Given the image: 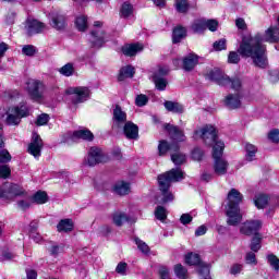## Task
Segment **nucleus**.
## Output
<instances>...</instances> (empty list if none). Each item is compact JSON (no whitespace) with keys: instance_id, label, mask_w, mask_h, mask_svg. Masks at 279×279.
I'll list each match as a JSON object with an SVG mask.
<instances>
[{"instance_id":"1","label":"nucleus","mask_w":279,"mask_h":279,"mask_svg":"<svg viewBox=\"0 0 279 279\" xmlns=\"http://www.w3.org/2000/svg\"><path fill=\"white\" fill-rule=\"evenodd\" d=\"M264 43H279V28L270 26L265 34L257 33L255 36H244L238 49L242 58H251L254 66L267 69V46Z\"/></svg>"},{"instance_id":"2","label":"nucleus","mask_w":279,"mask_h":279,"mask_svg":"<svg viewBox=\"0 0 279 279\" xmlns=\"http://www.w3.org/2000/svg\"><path fill=\"white\" fill-rule=\"evenodd\" d=\"M180 180H184V172L180 168L172 169L158 177L159 189L163 195L161 199H157L158 204H169V202H173V194L169 192V189L171 182H180Z\"/></svg>"},{"instance_id":"3","label":"nucleus","mask_w":279,"mask_h":279,"mask_svg":"<svg viewBox=\"0 0 279 279\" xmlns=\"http://www.w3.org/2000/svg\"><path fill=\"white\" fill-rule=\"evenodd\" d=\"M228 205L226 208L227 213V223L228 226H239L240 221H243V215H241V209L239 204L243 202V194L236 189H232L227 196Z\"/></svg>"},{"instance_id":"4","label":"nucleus","mask_w":279,"mask_h":279,"mask_svg":"<svg viewBox=\"0 0 279 279\" xmlns=\"http://www.w3.org/2000/svg\"><path fill=\"white\" fill-rule=\"evenodd\" d=\"M223 149H226V144L223 142H217L213 147V158H214V173L215 175H226L228 173V160L221 158L223 156Z\"/></svg>"},{"instance_id":"5","label":"nucleus","mask_w":279,"mask_h":279,"mask_svg":"<svg viewBox=\"0 0 279 279\" xmlns=\"http://www.w3.org/2000/svg\"><path fill=\"white\" fill-rule=\"evenodd\" d=\"M31 110L29 106L25 102H21L15 107L9 108L5 118L7 125H20L21 119L29 117Z\"/></svg>"},{"instance_id":"6","label":"nucleus","mask_w":279,"mask_h":279,"mask_svg":"<svg viewBox=\"0 0 279 279\" xmlns=\"http://www.w3.org/2000/svg\"><path fill=\"white\" fill-rule=\"evenodd\" d=\"M193 138L197 141L198 138H203L205 145H217V143H222L219 141L217 136V130L213 125H205L201 130H196L194 132Z\"/></svg>"},{"instance_id":"7","label":"nucleus","mask_w":279,"mask_h":279,"mask_svg":"<svg viewBox=\"0 0 279 279\" xmlns=\"http://www.w3.org/2000/svg\"><path fill=\"white\" fill-rule=\"evenodd\" d=\"M21 195H27V192L23 190L22 186L14 183H4L0 186V199H4L5 202H10L14 199V197H19Z\"/></svg>"},{"instance_id":"8","label":"nucleus","mask_w":279,"mask_h":279,"mask_svg":"<svg viewBox=\"0 0 279 279\" xmlns=\"http://www.w3.org/2000/svg\"><path fill=\"white\" fill-rule=\"evenodd\" d=\"M65 93L72 96L73 104H84L90 99V89L86 86L69 87Z\"/></svg>"},{"instance_id":"9","label":"nucleus","mask_w":279,"mask_h":279,"mask_svg":"<svg viewBox=\"0 0 279 279\" xmlns=\"http://www.w3.org/2000/svg\"><path fill=\"white\" fill-rule=\"evenodd\" d=\"M110 158L101 148L92 147L88 151L87 158L85 159V165L88 167H95L101 162H108Z\"/></svg>"},{"instance_id":"10","label":"nucleus","mask_w":279,"mask_h":279,"mask_svg":"<svg viewBox=\"0 0 279 279\" xmlns=\"http://www.w3.org/2000/svg\"><path fill=\"white\" fill-rule=\"evenodd\" d=\"M102 26L104 23L100 21L94 23L95 29L90 33L93 47H101L106 43V32L101 29Z\"/></svg>"},{"instance_id":"11","label":"nucleus","mask_w":279,"mask_h":279,"mask_svg":"<svg viewBox=\"0 0 279 279\" xmlns=\"http://www.w3.org/2000/svg\"><path fill=\"white\" fill-rule=\"evenodd\" d=\"M125 123H128V113L121 106L116 105L112 111V130L121 129Z\"/></svg>"},{"instance_id":"12","label":"nucleus","mask_w":279,"mask_h":279,"mask_svg":"<svg viewBox=\"0 0 279 279\" xmlns=\"http://www.w3.org/2000/svg\"><path fill=\"white\" fill-rule=\"evenodd\" d=\"M45 85L40 83V81L31 80L27 82V90L29 97H32L35 101L43 99V89Z\"/></svg>"},{"instance_id":"13","label":"nucleus","mask_w":279,"mask_h":279,"mask_svg":"<svg viewBox=\"0 0 279 279\" xmlns=\"http://www.w3.org/2000/svg\"><path fill=\"white\" fill-rule=\"evenodd\" d=\"M263 227V222L260 220H248L244 222L241 228L240 232L241 234H245L246 236H252V234H258V230Z\"/></svg>"},{"instance_id":"14","label":"nucleus","mask_w":279,"mask_h":279,"mask_svg":"<svg viewBox=\"0 0 279 279\" xmlns=\"http://www.w3.org/2000/svg\"><path fill=\"white\" fill-rule=\"evenodd\" d=\"M206 77L207 80H210V82L218 84V86H228V84H230L229 76L220 70H211L209 73H207Z\"/></svg>"},{"instance_id":"15","label":"nucleus","mask_w":279,"mask_h":279,"mask_svg":"<svg viewBox=\"0 0 279 279\" xmlns=\"http://www.w3.org/2000/svg\"><path fill=\"white\" fill-rule=\"evenodd\" d=\"M40 151H43V138L38 133H33L32 142L28 145V154L34 158H40Z\"/></svg>"},{"instance_id":"16","label":"nucleus","mask_w":279,"mask_h":279,"mask_svg":"<svg viewBox=\"0 0 279 279\" xmlns=\"http://www.w3.org/2000/svg\"><path fill=\"white\" fill-rule=\"evenodd\" d=\"M165 129L167 130L172 141H177L178 143H184V141H186V135H184V131L180 128L171 124H166Z\"/></svg>"},{"instance_id":"17","label":"nucleus","mask_w":279,"mask_h":279,"mask_svg":"<svg viewBox=\"0 0 279 279\" xmlns=\"http://www.w3.org/2000/svg\"><path fill=\"white\" fill-rule=\"evenodd\" d=\"M185 263L187 265H201L198 274H201V276L208 275L210 272V269L208 268L207 265L202 264L201 259H199V255L197 254H189L185 257Z\"/></svg>"},{"instance_id":"18","label":"nucleus","mask_w":279,"mask_h":279,"mask_svg":"<svg viewBox=\"0 0 279 279\" xmlns=\"http://www.w3.org/2000/svg\"><path fill=\"white\" fill-rule=\"evenodd\" d=\"M123 128L124 136L129 141H137L138 138V125L134 124L132 121L125 122Z\"/></svg>"},{"instance_id":"19","label":"nucleus","mask_w":279,"mask_h":279,"mask_svg":"<svg viewBox=\"0 0 279 279\" xmlns=\"http://www.w3.org/2000/svg\"><path fill=\"white\" fill-rule=\"evenodd\" d=\"M112 192L120 197H124V195H130V193H132V186L129 182L118 181L113 184Z\"/></svg>"},{"instance_id":"20","label":"nucleus","mask_w":279,"mask_h":279,"mask_svg":"<svg viewBox=\"0 0 279 279\" xmlns=\"http://www.w3.org/2000/svg\"><path fill=\"white\" fill-rule=\"evenodd\" d=\"M45 31V24L37 20H27L26 21V32L28 36H34V34H40Z\"/></svg>"},{"instance_id":"21","label":"nucleus","mask_w":279,"mask_h":279,"mask_svg":"<svg viewBox=\"0 0 279 279\" xmlns=\"http://www.w3.org/2000/svg\"><path fill=\"white\" fill-rule=\"evenodd\" d=\"M199 63V58L194 54L190 53L183 59L182 69L183 71H193Z\"/></svg>"},{"instance_id":"22","label":"nucleus","mask_w":279,"mask_h":279,"mask_svg":"<svg viewBox=\"0 0 279 279\" xmlns=\"http://www.w3.org/2000/svg\"><path fill=\"white\" fill-rule=\"evenodd\" d=\"M225 104L229 110H236V108H241V96H239V94L228 95L225 99Z\"/></svg>"},{"instance_id":"23","label":"nucleus","mask_w":279,"mask_h":279,"mask_svg":"<svg viewBox=\"0 0 279 279\" xmlns=\"http://www.w3.org/2000/svg\"><path fill=\"white\" fill-rule=\"evenodd\" d=\"M50 25L53 27V29L60 32L66 27V19L62 14H54L51 17Z\"/></svg>"},{"instance_id":"24","label":"nucleus","mask_w":279,"mask_h":279,"mask_svg":"<svg viewBox=\"0 0 279 279\" xmlns=\"http://www.w3.org/2000/svg\"><path fill=\"white\" fill-rule=\"evenodd\" d=\"M245 149V160L247 162H253V160H256V154H258V147L252 143H245L244 145Z\"/></svg>"},{"instance_id":"25","label":"nucleus","mask_w":279,"mask_h":279,"mask_svg":"<svg viewBox=\"0 0 279 279\" xmlns=\"http://www.w3.org/2000/svg\"><path fill=\"white\" fill-rule=\"evenodd\" d=\"M163 106L168 112H173L174 114H182V112H184V106H182L180 102L166 100Z\"/></svg>"},{"instance_id":"26","label":"nucleus","mask_w":279,"mask_h":279,"mask_svg":"<svg viewBox=\"0 0 279 279\" xmlns=\"http://www.w3.org/2000/svg\"><path fill=\"white\" fill-rule=\"evenodd\" d=\"M142 50L143 46L141 44H129L122 48V53H124V56H129L130 58H132Z\"/></svg>"},{"instance_id":"27","label":"nucleus","mask_w":279,"mask_h":279,"mask_svg":"<svg viewBox=\"0 0 279 279\" xmlns=\"http://www.w3.org/2000/svg\"><path fill=\"white\" fill-rule=\"evenodd\" d=\"M134 73H136L134 71V66L125 65V66L121 68L118 80H119V82H123L124 80L134 77Z\"/></svg>"},{"instance_id":"28","label":"nucleus","mask_w":279,"mask_h":279,"mask_svg":"<svg viewBox=\"0 0 279 279\" xmlns=\"http://www.w3.org/2000/svg\"><path fill=\"white\" fill-rule=\"evenodd\" d=\"M74 223L71 219H62L57 225L58 232H73Z\"/></svg>"},{"instance_id":"29","label":"nucleus","mask_w":279,"mask_h":279,"mask_svg":"<svg viewBox=\"0 0 279 279\" xmlns=\"http://www.w3.org/2000/svg\"><path fill=\"white\" fill-rule=\"evenodd\" d=\"M73 141H77V138H82L83 141H93L95 136L93 133L86 129L75 131L72 136Z\"/></svg>"},{"instance_id":"30","label":"nucleus","mask_w":279,"mask_h":279,"mask_svg":"<svg viewBox=\"0 0 279 279\" xmlns=\"http://www.w3.org/2000/svg\"><path fill=\"white\" fill-rule=\"evenodd\" d=\"M171 149H174V151H178L180 149V146H171L167 141H160L158 145V155L159 156H166L167 151H171Z\"/></svg>"},{"instance_id":"31","label":"nucleus","mask_w":279,"mask_h":279,"mask_svg":"<svg viewBox=\"0 0 279 279\" xmlns=\"http://www.w3.org/2000/svg\"><path fill=\"white\" fill-rule=\"evenodd\" d=\"M132 14H134V5H132L130 2L122 3L120 9L121 19H130Z\"/></svg>"},{"instance_id":"32","label":"nucleus","mask_w":279,"mask_h":279,"mask_svg":"<svg viewBox=\"0 0 279 279\" xmlns=\"http://www.w3.org/2000/svg\"><path fill=\"white\" fill-rule=\"evenodd\" d=\"M182 38H186V28L177 26L172 33V43L178 44Z\"/></svg>"},{"instance_id":"33","label":"nucleus","mask_w":279,"mask_h":279,"mask_svg":"<svg viewBox=\"0 0 279 279\" xmlns=\"http://www.w3.org/2000/svg\"><path fill=\"white\" fill-rule=\"evenodd\" d=\"M32 201L35 204H47L49 202V196L47 195V192L38 191L32 196Z\"/></svg>"},{"instance_id":"34","label":"nucleus","mask_w":279,"mask_h":279,"mask_svg":"<svg viewBox=\"0 0 279 279\" xmlns=\"http://www.w3.org/2000/svg\"><path fill=\"white\" fill-rule=\"evenodd\" d=\"M126 221H130V217H128V214L123 211H118L113 215V223L118 227L123 226Z\"/></svg>"},{"instance_id":"35","label":"nucleus","mask_w":279,"mask_h":279,"mask_svg":"<svg viewBox=\"0 0 279 279\" xmlns=\"http://www.w3.org/2000/svg\"><path fill=\"white\" fill-rule=\"evenodd\" d=\"M206 29V19H199L192 24V31L194 34H202Z\"/></svg>"},{"instance_id":"36","label":"nucleus","mask_w":279,"mask_h":279,"mask_svg":"<svg viewBox=\"0 0 279 279\" xmlns=\"http://www.w3.org/2000/svg\"><path fill=\"white\" fill-rule=\"evenodd\" d=\"M153 82L157 88V90H165L167 88V78L162 76H158V74L153 75Z\"/></svg>"},{"instance_id":"37","label":"nucleus","mask_w":279,"mask_h":279,"mask_svg":"<svg viewBox=\"0 0 279 279\" xmlns=\"http://www.w3.org/2000/svg\"><path fill=\"white\" fill-rule=\"evenodd\" d=\"M254 204L256 208H265L269 204V197L265 194H259L255 197Z\"/></svg>"},{"instance_id":"38","label":"nucleus","mask_w":279,"mask_h":279,"mask_svg":"<svg viewBox=\"0 0 279 279\" xmlns=\"http://www.w3.org/2000/svg\"><path fill=\"white\" fill-rule=\"evenodd\" d=\"M59 73L64 75V77H71V75L75 73V68L73 66V63H66L59 70Z\"/></svg>"},{"instance_id":"39","label":"nucleus","mask_w":279,"mask_h":279,"mask_svg":"<svg viewBox=\"0 0 279 279\" xmlns=\"http://www.w3.org/2000/svg\"><path fill=\"white\" fill-rule=\"evenodd\" d=\"M177 12L184 14L189 12V0H177L175 1Z\"/></svg>"},{"instance_id":"40","label":"nucleus","mask_w":279,"mask_h":279,"mask_svg":"<svg viewBox=\"0 0 279 279\" xmlns=\"http://www.w3.org/2000/svg\"><path fill=\"white\" fill-rule=\"evenodd\" d=\"M171 160L177 166L184 165V162H186V155L182 153H174L171 155Z\"/></svg>"},{"instance_id":"41","label":"nucleus","mask_w":279,"mask_h":279,"mask_svg":"<svg viewBox=\"0 0 279 279\" xmlns=\"http://www.w3.org/2000/svg\"><path fill=\"white\" fill-rule=\"evenodd\" d=\"M10 175H12V170L10 169V166L8 163H0V178L5 180Z\"/></svg>"},{"instance_id":"42","label":"nucleus","mask_w":279,"mask_h":279,"mask_svg":"<svg viewBox=\"0 0 279 279\" xmlns=\"http://www.w3.org/2000/svg\"><path fill=\"white\" fill-rule=\"evenodd\" d=\"M75 23L78 32H85V29L88 27V22L84 15L78 16Z\"/></svg>"},{"instance_id":"43","label":"nucleus","mask_w":279,"mask_h":279,"mask_svg":"<svg viewBox=\"0 0 279 279\" xmlns=\"http://www.w3.org/2000/svg\"><path fill=\"white\" fill-rule=\"evenodd\" d=\"M267 262L275 269V271H279V258L274 254L267 255Z\"/></svg>"},{"instance_id":"44","label":"nucleus","mask_w":279,"mask_h":279,"mask_svg":"<svg viewBox=\"0 0 279 279\" xmlns=\"http://www.w3.org/2000/svg\"><path fill=\"white\" fill-rule=\"evenodd\" d=\"M174 274L177 278L186 279L187 270L184 268V266H182V264H177L174 266Z\"/></svg>"},{"instance_id":"45","label":"nucleus","mask_w":279,"mask_h":279,"mask_svg":"<svg viewBox=\"0 0 279 279\" xmlns=\"http://www.w3.org/2000/svg\"><path fill=\"white\" fill-rule=\"evenodd\" d=\"M155 217L159 221H165V219H167V209L162 206H157L155 209Z\"/></svg>"},{"instance_id":"46","label":"nucleus","mask_w":279,"mask_h":279,"mask_svg":"<svg viewBox=\"0 0 279 279\" xmlns=\"http://www.w3.org/2000/svg\"><path fill=\"white\" fill-rule=\"evenodd\" d=\"M134 241L140 252H142V254H149V245H147V243H145L143 240L138 238H135Z\"/></svg>"},{"instance_id":"47","label":"nucleus","mask_w":279,"mask_h":279,"mask_svg":"<svg viewBox=\"0 0 279 279\" xmlns=\"http://www.w3.org/2000/svg\"><path fill=\"white\" fill-rule=\"evenodd\" d=\"M12 160V155H10V151L7 149H1L0 150V163L2 165H8Z\"/></svg>"},{"instance_id":"48","label":"nucleus","mask_w":279,"mask_h":279,"mask_svg":"<svg viewBox=\"0 0 279 279\" xmlns=\"http://www.w3.org/2000/svg\"><path fill=\"white\" fill-rule=\"evenodd\" d=\"M227 86H231L233 90H241V88H243V82H241V78L239 77H233L230 78V84H228Z\"/></svg>"},{"instance_id":"49","label":"nucleus","mask_w":279,"mask_h":279,"mask_svg":"<svg viewBox=\"0 0 279 279\" xmlns=\"http://www.w3.org/2000/svg\"><path fill=\"white\" fill-rule=\"evenodd\" d=\"M205 27L206 29H209V32H217L219 22H217V20H205Z\"/></svg>"},{"instance_id":"50","label":"nucleus","mask_w":279,"mask_h":279,"mask_svg":"<svg viewBox=\"0 0 279 279\" xmlns=\"http://www.w3.org/2000/svg\"><path fill=\"white\" fill-rule=\"evenodd\" d=\"M147 101H149V98H147V96L143 94L137 95L135 98V106H138V108H143V106H147Z\"/></svg>"},{"instance_id":"51","label":"nucleus","mask_w":279,"mask_h":279,"mask_svg":"<svg viewBox=\"0 0 279 279\" xmlns=\"http://www.w3.org/2000/svg\"><path fill=\"white\" fill-rule=\"evenodd\" d=\"M251 250L252 252H258L260 250V235L256 234L251 243Z\"/></svg>"},{"instance_id":"52","label":"nucleus","mask_w":279,"mask_h":279,"mask_svg":"<svg viewBox=\"0 0 279 279\" xmlns=\"http://www.w3.org/2000/svg\"><path fill=\"white\" fill-rule=\"evenodd\" d=\"M22 53L24 56H28V57L35 56L36 54V47H34L32 45H26L22 48Z\"/></svg>"},{"instance_id":"53","label":"nucleus","mask_w":279,"mask_h":279,"mask_svg":"<svg viewBox=\"0 0 279 279\" xmlns=\"http://www.w3.org/2000/svg\"><path fill=\"white\" fill-rule=\"evenodd\" d=\"M159 278L160 279H171V274L169 272V268H167V266L159 267Z\"/></svg>"},{"instance_id":"54","label":"nucleus","mask_w":279,"mask_h":279,"mask_svg":"<svg viewBox=\"0 0 279 279\" xmlns=\"http://www.w3.org/2000/svg\"><path fill=\"white\" fill-rule=\"evenodd\" d=\"M192 158L193 160H196L199 162V160H202L204 158V150H202L201 148H194L192 150Z\"/></svg>"},{"instance_id":"55","label":"nucleus","mask_w":279,"mask_h":279,"mask_svg":"<svg viewBox=\"0 0 279 279\" xmlns=\"http://www.w3.org/2000/svg\"><path fill=\"white\" fill-rule=\"evenodd\" d=\"M240 61L241 57H239V53L234 51L229 52L228 62H230V64H239Z\"/></svg>"},{"instance_id":"56","label":"nucleus","mask_w":279,"mask_h":279,"mask_svg":"<svg viewBox=\"0 0 279 279\" xmlns=\"http://www.w3.org/2000/svg\"><path fill=\"white\" fill-rule=\"evenodd\" d=\"M49 123V114L43 113L37 117L36 125H47Z\"/></svg>"},{"instance_id":"57","label":"nucleus","mask_w":279,"mask_h":279,"mask_svg":"<svg viewBox=\"0 0 279 279\" xmlns=\"http://www.w3.org/2000/svg\"><path fill=\"white\" fill-rule=\"evenodd\" d=\"M116 271L120 275V276H125L126 271H128V264L126 263H119L118 266L116 267Z\"/></svg>"},{"instance_id":"58","label":"nucleus","mask_w":279,"mask_h":279,"mask_svg":"<svg viewBox=\"0 0 279 279\" xmlns=\"http://www.w3.org/2000/svg\"><path fill=\"white\" fill-rule=\"evenodd\" d=\"M245 262L247 265H257L258 262L256 260V254L248 252L245 256Z\"/></svg>"},{"instance_id":"59","label":"nucleus","mask_w":279,"mask_h":279,"mask_svg":"<svg viewBox=\"0 0 279 279\" xmlns=\"http://www.w3.org/2000/svg\"><path fill=\"white\" fill-rule=\"evenodd\" d=\"M180 221L183 226H189V223L193 221V216H191V214H182L180 217Z\"/></svg>"},{"instance_id":"60","label":"nucleus","mask_w":279,"mask_h":279,"mask_svg":"<svg viewBox=\"0 0 279 279\" xmlns=\"http://www.w3.org/2000/svg\"><path fill=\"white\" fill-rule=\"evenodd\" d=\"M214 49L215 51H223V49H226V39H219L214 43Z\"/></svg>"},{"instance_id":"61","label":"nucleus","mask_w":279,"mask_h":279,"mask_svg":"<svg viewBox=\"0 0 279 279\" xmlns=\"http://www.w3.org/2000/svg\"><path fill=\"white\" fill-rule=\"evenodd\" d=\"M169 73V66L167 65H160L157 71L154 73V75H158V77H162L163 75H167Z\"/></svg>"},{"instance_id":"62","label":"nucleus","mask_w":279,"mask_h":279,"mask_svg":"<svg viewBox=\"0 0 279 279\" xmlns=\"http://www.w3.org/2000/svg\"><path fill=\"white\" fill-rule=\"evenodd\" d=\"M269 141L272 143H279V130H272L268 134Z\"/></svg>"},{"instance_id":"63","label":"nucleus","mask_w":279,"mask_h":279,"mask_svg":"<svg viewBox=\"0 0 279 279\" xmlns=\"http://www.w3.org/2000/svg\"><path fill=\"white\" fill-rule=\"evenodd\" d=\"M241 271H243V265H241V264H234L230 268V274L232 276H236L238 274H241Z\"/></svg>"},{"instance_id":"64","label":"nucleus","mask_w":279,"mask_h":279,"mask_svg":"<svg viewBox=\"0 0 279 279\" xmlns=\"http://www.w3.org/2000/svg\"><path fill=\"white\" fill-rule=\"evenodd\" d=\"M17 206L21 210H27L32 206V203L28 199H21L17 202Z\"/></svg>"}]
</instances>
